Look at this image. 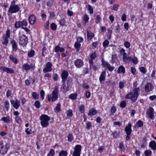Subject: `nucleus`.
<instances>
[{
  "label": "nucleus",
  "mask_w": 156,
  "mask_h": 156,
  "mask_svg": "<svg viewBox=\"0 0 156 156\" xmlns=\"http://www.w3.org/2000/svg\"><path fill=\"white\" fill-rule=\"evenodd\" d=\"M140 91L139 87L137 89H133L132 92L125 95V98L127 99H130L133 102H135L137 99Z\"/></svg>",
  "instance_id": "obj_1"
},
{
  "label": "nucleus",
  "mask_w": 156,
  "mask_h": 156,
  "mask_svg": "<svg viewBox=\"0 0 156 156\" xmlns=\"http://www.w3.org/2000/svg\"><path fill=\"white\" fill-rule=\"evenodd\" d=\"M50 119V118L48 115L45 114L41 115L40 117L41 124L43 127H46L49 124V121Z\"/></svg>",
  "instance_id": "obj_2"
},
{
  "label": "nucleus",
  "mask_w": 156,
  "mask_h": 156,
  "mask_svg": "<svg viewBox=\"0 0 156 156\" xmlns=\"http://www.w3.org/2000/svg\"><path fill=\"white\" fill-rule=\"evenodd\" d=\"M10 147L9 144L6 143H4L2 140L0 141V153L5 154L7 153Z\"/></svg>",
  "instance_id": "obj_3"
},
{
  "label": "nucleus",
  "mask_w": 156,
  "mask_h": 156,
  "mask_svg": "<svg viewBox=\"0 0 156 156\" xmlns=\"http://www.w3.org/2000/svg\"><path fill=\"white\" fill-rule=\"evenodd\" d=\"M58 89L55 88L52 93V96L50 94L48 95V101H49L53 102L56 101L58 98Z\"/></svg>",
  "instance_id": "obj_4"
},
{
  "label": "nucleus",
  "mask_w": 156,
  "mask_h": 156,
  "mask_svg": "<svg viewBox=\"0 0 156 156\" xmlns=\"http://www.w3.org/2000/svg\"><path fill=\"white\" fill-rule=\"evenodd\" d=\"M19 35V44L22 45H26L28 42L27 37L22 33H20Z\"/></svg>",
  "instance_id": "obj_5"
},
{
  "label": "nucleus",
  "mask_w": 156,
  "mask_h": 156,
  "mask_svg": "<svg viewBox=\"0 0 156 156\" xmlns=\"http://www.w3.org/2000/svg\"><path fill=\"white\" fill-rule=\"evenodd\" d=\"M28 23L26 20H23L21 21H19L15 23L14 26L16 28H24L25 27H27Z\"/></svg>",
  "instance_id": "obj_6"
},
{
  "label": "nucleus",
  "mask_w": 156,
  "mask_h": 156,
  "mask_svg": "<svg viewBox=\"0 0 156 156\" xmlns=\"http://www.w3.org/2000/svg\"><path fill=\"white\" fill-rule=\"evenodd\" d=\"M20 9V8L18 5H11L8 11L10 13H13L17 12Z\"/></svg>",
  "instance_id": "obj_7"
},
{
  "label": "nucleus",
  "mask_w": 156,
  "mask_h": 156,
  "mask_svg": "<svg viewBox=\"0 0 156 156\" xmlns=\"http://www.w3.org/2000/svg\"><path fill=\"white\" fill-rule=\"evenodd\" d=\"M35 67V65L34 63H31L30 65L27 63L24 64L22 66L23 70L27 71L30 70H33Z\"/></svg>",
  "instance_id": "obj_8"
},
{
  "label": "nucleus",
  "mask_w": 156,
  "mask_h": 156,
  "mask_svg": "<svg viewBox=\"0 0 156 156\" xmlns=\"http://www.w3.org/2000/svg\"><path fill=\"white\" fill-rule=\"evenodd\" d=\"M52 64L50 62H48L46 63L45 67L43 69V72L46 73L51 71L52 70Z\"/></svg>",
  "instance_id": "obj_9"
},
{
  "label": "nucleus",
  "mask_w": 156,
  "mask_h": 156,
  "mask_svg": "<svg viewBox=\"0 0 156 156\" xmlns=\"http://www.w3.org/2000/svg\"><path fill=\"white\" fill-rule=\"evenodd\" d=\"M81 146L80 145H77L75 147L74 151L73 152L74 156H80Z\"/></svg>",
  "instance_id": "obj_10"
},
{
  "label": "nucleus",
  "mask_w": 156,
  "mask_h": 156,
  "mask_svg": "<svg viewBox=\"0 0 156 156\" xmlns=\"http://www.w3.org/2000/svg\"><path fill=\"white\" fill-rule=\"evenodd\" d=\"M146 114L149 118L152 119H154V110L152 107L149 108L147 110Z\"/></svg>",
  "instance_id": "obj_11"
},
{
  "label": "nucleus",
  "mask_w": 156,
  "mask_h": 156,
  "mask_svg": "<svg viewBox=\"0 0 156 156\" xmlns=\"http://www.w3.org/2000/svg\"><path fill=\"white\" fill-rule=\"evenodd\" d=\"M0 70L2 71L3 72H5L7 73L12 74L14 73V71L13 69L4 66L0 67Z\"/></svg>",
  "instance_id": "obj_12"
},
{
  "label": "nucleus",
  "mask_w": 156,
  "mask_h": 156,
  "mask_svg": "<svg viewBox=\"0 0 156 156\" xmlns=\"http://www.w3.org/2000/svg\"><path fill=\"white\" fill-rule=\"evenodd\" d=\"M154 87V86L151 83H147L145 86V90L146 92H150L153 90Z\"/></svg>",
  "instance_id": "obj_13"
},
{
  "label": "nucleus",
  "mask_w": 156,
  "mask_h": 156,
  "mask_svg": "<svg viewBox=\"0 0 156 156\" xmlns=\"http://www.w3.org/2000/svg\"><path fill=\"white\" fill-rule=\"evenodd\" d=\"M10 102L13 106L16 109H17L20 106V101L17 99L15 100H11Z\"/></svg>",
  "instance_id": "obj_14"
},
{
  "label": "nucleus",
  "mask_w": 156,
  "mask_h": 156,
  "mask_svg": "<svg viewBox=\"0 0 156 156\" xmlns=\"http://www.w3.org/2000/svg\"><path fill=\"white\" fill-rule=\"evenodd\" d=\"M102 64L105 67L108 68L110 71H113L114 68V67L110 66L108 62L104 61H102Z\"/></svg>",
  "instance_id": "obj_15"
},
{
  "label": "nucleus",
  "mask_w": 156,
  "mask_h": 156,
  "mask_svg": "<svg viewBox=\"0 0 156 156\" xmlns=\"http://www.w3.org/2000/svg\"><path fill=\"white\" fill-rule=\"evenodd\" d=\"M132 124L130 123H129L126 126L125 128V131L126 134H130L132 132Z\"/></svg>",
  "instance_id": "obj_16"
},
{
  "label": "nucleus",
  "mask_w": 156,
  "mask_h": 156,
  "mask_svg": "<svg viewBox=\"0 0 156 156\" xmlns=\"http://www.w3.org/2000/svg\"><path fill=\"white\" fill-rule=\"evenodd\" d=\"M96 56V54L95 52L92 53L90 56V59L89 60V63H90V68H91L93 66V60L95 58Z\"/></svg>",
  "instance_id": "obj_17"
},
{
  "label": "nucleus",
  "mask_w": 156,
  "mask_h": 156,
  "mask_svg": "<svg viewBox=\"0 0 156 156\" xmlns=\"http://www.w3.org/2000/svg\"><path fill=\"white\" fill-rule=\"evenodd\" d=\"M36 21L35 16L33 15H30L29 18V22L31 25L34 24Z\"/></svg>",
  "instance_id": "obj_18"
},
{
  "label": "nucleus",
  "mask_w": 156,
  "mask_h": 156,
  "mask_svg": "<svg viewBox=\"0 0 156 156\" xmlns=\"http://www.w3.org/2000/svg\"><path fill=\"white\" fill-rule=\"evenodd\" d=\"M75 65L76 67L80 68L83 65V62L80 59H77L75 61Z\"/></svg>",
  "instance_id": "obj_19"
},
{
  "label": "nucleus",
  "mask_w": 156,
  "mask_h": 156,
  "mask_svg": "<svg viewBox=\"0 0 156 156\" xmlns=\"http://www.w3.org/2000/svg\"><path fill=\"white\" fill-rule=\"evenodd\" d=\"M68 75V72L66 70L62 71L61 75V77L63 81H65L67 78Z\"/></svg>",
  "instance_id": "obj_20"
},
{
  "label": "nucleus",
  "mask_w": 156,
  "mask_h": 156,
  "mask_svg": "<svg viewBox=\"0 0 156 156\" xmlns=\"http://www.w3.org/2000/svg\"><path fill=\"white\" fill-rule=\"evenodd\" d=\"M105 71H103L99 78V81L101 83H102L103 82H104L105 78Z\"/></svg>",
  "instance_id": "obj_21"
},
{
  "label": "nucleus",
  "mask_w": 156,
  "mask_h": 156,
  "mask_svg": "<svg viewBox=\"0 0 156 156\" xmlns=\"http://www.w3.org/2000/svg\"><path fill=\"white\" fill-rule=\"evenodd\" d=\"M149 146L153 150H156V143L154 140L151 141L149 144Z\"/></svg>",
  "instance_id": "obj_22"
},
{
  "label": "nucleus",
  "mask_w": 156,
  "mask_h": 156,
  "mask_svg": "<svg viewBox=\"0 0 156 156\" xmlns=\"http://www.w3.org/2000/svg\"><path fill=\"white\" fill-rule=\"evenodd\" d=\"M97 113V111L94 108L90 109L88 114L89 116H93L95 115Z\"/></svg>",
  "instance_id": "obj_23"
},
{
  "label": "nucleus",
  "mask_w": 156,
  "mask_h": 156,
  "mask_svg": "<svg viewBox=\"0 0 156 156\" xmlns=\"http://www.w3.org/2000/svg\"><path fill=\"white\" fill-rule=\"evenodd\" d=\"M65 49L62 47H60L58 45L56 46L55 48V51L56 52H62L64 51Z\"/></svg>",
  "instance_id": "obj_24"
},
{
  "label": "nucleus",
  "mask_w": 156,
  "mask_h": 156,
  "mask_svg": "<svg viewBox=\"0 0 156 156\" xmlns=\"http://www.w3.org/2000/svg\"><path fill=\"white\" fill-rule=\"evenodd\" d=\"M94 36V35L93 33L90 31H87V37L88 40H91Z\"/></svg>",
  "instance_id": "obj_25"
},
{
  "label": "nucleus",
  "mask_w": 156,
  "mask_h": 156,
  "mask_svg": "<svg viewBox=\"0 0 156 156\" xmlns=\"http://www.w3.org/2000/svg\"><path fill=\"white\" fill-rule=\"evenodd\" d=\"M12 51H16L17 49V46L15 41L13 40L11 42Z\"/></svg>",
  "instance_id": "obj_26"
},
{
  "label": "nucleus",
  "mask_w": 156,
  "mask_h": 156,
  "mask_svg": "<svg viewBox=\"0 0 156 156\" xmlns=\"http://www.w3.org/2000/svg\"><path fill=\"white\" fill-rule=\"evenodd\" d=\"M1 120L5 122L9 123L10 122V117L9 116L3 117L1 119Z\"/></svg>",
  "instance_id": "obj_27"
},
{
  "label": "nucleus",
  "mask_w": 156,
  "mask_h": 156,
  "mask_svg": "<svg viewBox=\"0 0 156 156\" xmlns=\"http://www.w3.org/2000/svg\"><path fill=\"white\" fill-rule=\"evenodd\" d=\"M117 72L119 73H124L125 72V69L122 66H120L119 68L117 70Z\"/></svg>",
  "instance_id": "obj_28"
},
{
  "label": "nucleus",
  "mask_w": 156,
  "mask_h": 156,
  "mask_svg": "<svg viewBox=\"0 0 156 156\" xmlns=\"http://www.w3.org/2000/svg\"><path fill=\"white\" fill-rule=\"evenodd\" d=\"M127 55L126 53H125L123 55L122 58L123 61L126 62L127 60H130L131 59V57L130 56H128L127 57Z\"/></svg>",
  "instance_id": "obj_29"
},
{
  "label": "nucleus",
  "mask_w": 156,
  "mask_h": 156,
  "mask_svg": "<svg viewBox=\"0 0 156 156\" xmlns=\"http://www.w3.org/2000/svg\"><path fill=\"white\" fill-rule=\"evenodd\" d=\"M143 123L142 121L140 120H139L136 122L135 125V127H140L143 126Z\"/></svg>",
  "instance_id": "obj_30"
},
{
  "label": "nucleus",
  "mask_w": 156,
  "mask_h": 156,
  "mask_svg": "<svg viewBox=\"0 0 156 156\" xmlns=\"http://www.w3.org/2000/svg\"><path fill=\"white\" fill-rule=\"evenodd\" d=\"M89 19V18L88 16L86 14H85L83 17V23L84 24H85L88 22Z\"/></svg>",
  "instance_id": "obj_31"
},
{
  "label": "nucleus",
  "mask_w": 156,
  "mask_h": 156,
  "mask_svg": "<svg viewBox=\"0 0 156 156\" xmlns=\"http://www.w3.org/2000/svg\"><path fill=\"white\" fill-rule=\"evenodd\" d=\"M77 96V94H72L69 95V98L71 99L74 100L75 99Z\"/></svg>",
  "instance_id": "obj_32"
},
{
  "label": "nucleus",
  "mask_w": 156,
  "mask_h": 156,
  "mask_svg": "<svg viewBox=\"0 0 156 156\" xmlns=\"http://www.w3.org/2000/svg\"><path fill=\"white\" fill-rule=\"evenodd\" d=\"M68 154V152L66 151H61L59 154V156H66Z\"/></svg>",
  "instance_id": "obj_33"
},
{
  "label": "nucleus",
  "mask_w": 156,
  "mask_h": 156,
  "mask_svg": "<svg viewBox=\"0 0 156 156\" xmlns=\"http://www.w3.org/2000/svg\"><path fill=\"white\" fill-rule=\"evenodd\" d=\"M9 59L14 63L16 64L18 62V60L16 58L13 57L12 55H10L9 57Z\"/></svg>",
  "instance_id": "obj_34"
},
{
  "label": "nucleus",
  "mask_w": 156,
  "mask_h": 156,
  "mask_svg": "<svg viewBox=\"0 0 156 156\" xmlns=\"http://www.w3.org/2000/svg\"><path fill=\"white\" fill-rule=\"evenodd\" d=\"M5 108L7 111H8L10 105L8 101H6L4 103Z\"/></svg>",
  "instance_id": "obj_35"
},
{
  "label": "nucleus",
  "mask_w": 156,
  "mask_h": 156,
  "mask_svg": "<svg viewBox=\"0 0 156 156\" xmlns=\"http://www.w3.org/2000/svg\"><path fill=\"white\" fill-rule=\"evenodd\" d=\"M81 45V44L79 42H78L76 41L75 43L74 44V47L76 49V51H78L79 50Z\"/></svg>",
  "instance_id": "obj_36"
},
{
  "label": "nucleus",
  "mask_w": 156,
  "mask_h": 156,
  "mask_svg": "<svg viewBox=\"0 0 156 156\" xmlns=\"http://www.w3.org/2000/svg\"><path fill=\"white\" fill-rule=\"evenodd\" d=\"M32 96L33 98L35 99H37L39 98V94L35 92H33L32 93Z\"/></svg>",
  "instance_id": "obj_37"
},
{
  "label": "nucleus",
  "mask_w": 156,
  "mask_h": 156,
  "mask_svg": "<svg viewBox=\"0 0 156 156\" xmlns=\"http://www.w3.org/2000/svg\"><path fill=\"white\" fill-rule=\"evenodd\" d=\"M145 156H150L152 154V151L150 150H147L144 151Z\"/></svg>",
  "instance_id": "obj_38"
},
{
  "label": "nucleus",
  "mask_w": 156,
  "mask_h": 156,
  "mask_svg": "<svg viewBox=\"0 0 156 156\" xmlns=\"http://www.w3.org/2000/svg\"><path fill=\"white\" fill-rule=\"evenodd\" d=\"M73 111L71 109H69L67 112V116L69 117H72L73 115Z\"/></svg>",
  "instance_id": "obj_39"
},
{
  "label": "nucleus",
  "mask_w": 156,
  "mask_h": 156,
  "mask_svg": "<svg viewBox=\"0 0 156 156\" xmlns=\"http://www.w3.org/2000/svg\"><path fill=\"white\" fill-rule=\"evenodd\" d=\"M55 154V150L53 149H51L47 155V156H54Z\"/></svg>",
  "instance_id": "obj_40"
},
{
  "label": "nucleus",
  "mask_w": 156,
  "mask_h": 156,
  "mask_svg": "<svg viewBox=\"0 0 156 156\" xmlns=\"http://www.w3.org/2000/svg\"><path fill=\"white\" fill-rule=\"evenodd\" d=\"M51 29L53 30H56L57 27V25L54 23H52L50 25Z\"/></svg>",
  "instance_id": "obj_41"
},
{
  "label": "nucleus",
  "mask_w": 156,
  "mask_h": 156,
  "mask_svg": "<svg viewBox=\"0 0 156 156\" xmlns=\"http://www.w3.org/2000/svg\"><path fill=\"white\" fill-rule=\"evenodd\" d=\"M80 111L81 113H83L85 111V107L83 105H81L79 107Z\"/></svg>",
  "instance_id": "obj_42"
},
{
  "label": "nucleus",
  "mask_w": 156,
  "mask_h": 156,
  "mask_svg": "<svg viewBox=\"0 0 156 156\" xmlns=\"http://www.w3.org/2000/svg\"><path fill=\"white\" fill-rule=\"evenodd\" d=\"M133 63L134 64H136L138 62V60L137 58L136 57H133L131 58V59Z\"/></svg>",
  "instance_id": "obj_43"
},
{
  "label": "nucleus",
  "mask_w": 156,
  "mask_h": 156,
  "mask_svg": "<svg viewBox=\"0 0 156 156\" xmlns=\"http://www.w3.org/2000/svg\"><path fill=\"white\" fill-rule=\"evenodd\" d=\"M60 105L59 104H58L57 105L55 109V112H58L60 111Z\"/></svg>",
  "instance_id": "obj_44"
},
{
  "label": "nucleus",
  "mask_w": 156,
  "mask_h": 156,
  "mask_svg": "<svg viewBox=\"0 0 156 156\" xmlns=\"http://www.w3.org/2000/svg\"><path fill=\"white\" fill-rule=\"evenodd\" d=\"M67 137L68 140L69 142H72L74 139V138L73 136L72 135V134H69L68 135Z\"/></svg>",
  "instance_id": "obj_45"
},
{
  "label": "nucleus",
  "mask_w": 156,
  "mask_h": 156,
  "mask_svg": "<svg viewBox=\"0 0 156 156\" xmlns=\"http://www.w3.org/2000/svg\"><path fill=\"white\" fill-rule=\"evenodd\" d=\"M87 10L89 11L90 14H92L93 13V9L90 5H87Z\"/></svg>",
  "instance_id": "obj_46"
},
{
  "label": "nucleus",
  "mask_w": 156,
  "mask_h": 156,
  "mask_svg": "<svg viewBox=\"0 0 156 156\" xmlns=\"http://www.w3.org/2000/svg\"><path fill=\"white\" fill-rule=\"evenodd\" d=\"M119 7V5L117 4H115L114 5L112 8V9L115 11H117L118 10Z\"/></svg>",
  "instance_id": "obj_47"
},
{
  "label": "nucleus",
  "mask_w": 156,
  "mask_h": 156,
  "mask_svg": "<svg viewBox=\"0 0 156 156\" xmlns=\"http://www.w3.org/2000/svg\"><path fill=\"white\" fill-rule=\"evenodd\" d=\"M16 121L18 124H20L21 122V119L20 117L18 116H16L15 117Z\"/></svg>",
  "instance_id": "obj_48"
},
{
  "label": "nucleus",
  "mask_w": 156,
  "mask_h": 156,
  "mask_svg": "<svg viewBox=\"0 0 156 156\" xmlns=\"http://www.w3.org/2000/svg\"><path fill=\"white\" fill-rule=\"evenodd\" d=\"M41 98L42 100H43L44 99L45 96V93L43 90H41L40 92Z\"/></svg>",
  "instance_id": "obj_49"
},
{
  "label": "nucleus",
  "mask_w": 156,
  "mask_h": 156,
  "mask_svg": "<svg viewBox=\"0 0 156 156\" xmlns=\"http://www.w3.org/2000/svg\"><path fill=\"white\" fill-rule=\"evenodd\" d=\"M9 38L6 37H4V40L2 42V44H4L6 45L9 42Z\"/></svg>",
  "instance_id": "obj_50"
},
{
  "label": "nucleus",
  "mask_w": 156,
  "mask_h": 156,
  "mask_svg": "<svg viewBox=\"0 0 156 156\" xmlns=\"http://www.w3.org/2000/svg\"><path fill=\"white\" fill-rule=\"evenodd\" d=\"M124 45L126 48H129L130 46V43L128 41H126L124 43Z\"/></svg>",
  "instance_id": "obj_51"
},
{
  "label": "nucleus",
  "mask_w": 156,
  "mask_h": 156,
  "mask_svg": "<svg viewBox=\"0 0 156 156\" xmlns=\"http://www.w3.org/2000/svg\"><path fill=\"white\" fill-rule=\"evenodd\" d=\"M10 33V30L8 29L6 31V34L5 35L4 37L9 38Z\"/></svg>",
  "instance_id": "obj_52"
},
{
  "label": "nucleus",
  "mask_w": 156,
  "mask_h": 156,
  "mask_svg": "<svg viewBox=\"0 0 156 156\" xmlns=\"http://www.w3.org/2000/svg\"><path fill=\"white\" fill-rule=\"evenodd\" d=\"M139 69L141 72L144 74L147 71L146 69L145 68L143 67H140Z\"/></svg>",
  "instance_id": "obj_53"
},
{
  "label": "nucleus",
  "mask_w": 156,
  "mask_h": 156,
  "mask_svg": "<svg viewBox=\"0 0 156 156\" xmlns=\"http://www.w3.org/2000/svg\"><path fill=\"white\" fill-rule=\"evenodd\" d=\"M34 51L33 50H32L29 53H28V56L29 57H31L34 56Z\"/></svg>",
  "instance_id": "obj_54"
},
{
  "label": "nucleus",
  "mask_w": 156,
  "mask_h": 156,
  "mask_svg": "<svg viewBox=\"0 0 156 156\" xmlns=\"http://www.w3.org/2000/svg\"><path fill=\"white\" fill-rule=\"evenodd\" d=\"M34 105L37 108H39L40 107V103L38 101H36Z\"/></svg>",
  "instance_id": "obj_55"
},
{
  "label": "nucleus",
  "mask_w": 156,
  "mask_h": 156,
  "mask_svg": "<svg viewBox=\"0 0 156 156\" xmlns=\"http://www.w3.org/2000/svg\"><path fill=\"white\" fill-rule=\"evenodd\" d=\"M109 44V42L107 40H105L103 43V47H105L107 46Z\"/></svg>",
  "instance_id": "obj_56"
},
{
  "label": "nucleus",
  "mask_w": 156,
  "mask_h": 156,
  "mask_svg": "<svg viewBox=\"0 0 156 156\" xmlns=\"http://www.w3.org/2000/svg\"><path fill=\"white\" fill-rule=\"evenodd\" d=\"M121 20L123 21H126V16L125 13H123L121 17Z\"/></svg>",
  "instance_id": "obj_57"
},
{
  "label": "nucleus",
  "mask_w": 156,
  "mask_h": 156,
  "mask_svg": "<svg viewBox=\"0 0 156 156\" xmlns=\"http://www.w3.org/2000/svg\"><path fill=\"white\" fill-rule=\"evenodd\" d=\"M91 123L90 122H88L86 123V129H89L91 127Z\"/></svg>",
  "instance_id": "obj_58"
},
{
  "label": "nucleus",
  "mask_w": 156,
  "mask_h": 156,
  "mask_svg": "<svg viewBox=\"0 0 156 156\" xmlns=\"http://www.w3.org/2000/svg\"><path fill=\"white\" fill-rule=\"evenodd\" d=\"M116 111V107L114 106H112L111 108V113L113 114Z\"/></svg>",
  "instance_id": "obj_59"
},
{
  "label": "nucleus",
  "mask_w": 156,
  "mask_h": 156,
  "mask_svg": "<svg viewBox=\"0 0 156 156\" xmlns=\"http://www.w3.org/2000/svg\"><path fill=\"white\" fill-rule=\"evenodd\" d=\"M119 86L120 88L122 89L124 86V83L123 82H120L119 83Z\"/></svg>",
  "instance_id": "obj_60"
},
{
  "label": "nucleus",
  "mask_w": 156,
  "mask_h": 156,
  "mask_svg": "<svg viewBox=\"0 0 156 156\" xmlns=\"http://www.w3.org/2000/svg\"><path fill=\"white\" fill-rule=\"evenodd\" d=\"M83 39L81 37H78L77 39V42H79V43L83 42Z\"/></svg>",
  "instance_id": "obj_61"
},
{
  "label": "nucleus",
  "mask_w": 156,
  "mask_h": 156,
  "mask_svg": "<svg viewBox=\"0 0 156 156\" xmlns=\"http://www.w3.org/2000/svg\"><path fill=\"white\" fill-rule=\"evenodd\" d=\"M119 133L116 131L112 133L113 136L114 138H117L119 136Z\"/></svg>",
  "instance_id": "obj_62"
},
{
  "label": "nucleus",
  "mask_w": 156,
  "mask_h": 156,
  "mask_svg": "<svg viewBox=\"0 0 156 156\" xmlns=\"http://www.w3.org/2000/svg\"><path fill=\"white\" fill-rule=\"evenodd\" d=\"M65 20L63 19L60 20L59 21V23L61 25L63 26L65 23Z\"/></svg>",
  "instance_id": "obj_63"
},
{
  "label": "nucleus",
  "mask_w": 156,
  "mask_h": 156,
  "mask_svg": "<svg viewBox=\"0 0 156 156\" xmlns=\"http://www.w3.org/2000/svg\"><path fill=\"white\" fill-rule=\"evenodd\" d=\"M149 99L151 101H153L156 99V95H153L149 96Z\"/></svg>",
  "instance_id": "obj_64"
}]
</instances>
